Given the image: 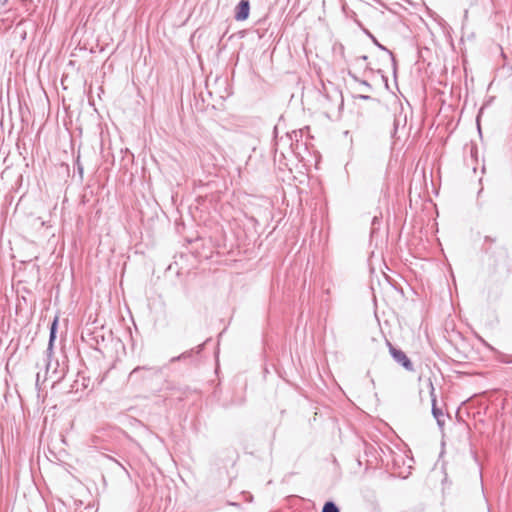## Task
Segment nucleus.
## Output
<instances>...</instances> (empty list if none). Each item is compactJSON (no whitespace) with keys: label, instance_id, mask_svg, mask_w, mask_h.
<instances>
[{"label":"nucleus","instance_id":"f257e3e1","mask_svg":"<svg viewBox=\"0 0 512 512\" xmlns=\"http://www.w3.org/2000/svg\"><path fill=\"white\" fill-rule=\"evenodd\" d=\"M389 345V352L393 359L402 365L407 371H413L414 367L410 359L407 357V355L400 349H397L394 347L391 343L388 342Z\"/></svg>","mask_w":512,"mask_h":512},{"label":"nucleus","instance_id":"f03ea898","mask_svg":"<svg viewBox=\"0 0 512 512\" xmlns=\"http://www.w3.org/2000/svg\"><path fill=\"white\" fill-rule=\"evenodd\" d=\"M250 3L248 0H241L235 7L234 18L236 21H244L249 17Z\"/></svg>","mask_w":512,"mask_h":512},{"label":"nucleus","instance_id":"7ed1b4c3","mask_svg":"<svg viewBox=\"0 0 512 512\" xmlns=\"http://www.w3.org/2000/svg\"><path fill=\"white\" fill-rule=\"evenodd\" d=\"M432 414L437 420L438 425L442 426L444 424L443 412L440 408L436 407L435 398L433 399Z\"/></svg>","mask_w":512,"mask_h":512},{"label":"nucleus","instance_id":"20e7f679","mask_svg":"<svg viewBox=\"0 0 512 512\" xmlns=\"http://www.w3.org/2000/svg\"><path fill=\"white\" fill-rule=\"evenodd\" d=\"M56 325H57V320L55 319L52 326H51V331H50V339H49V347H48V351H51L52 349V345H53V341L56 337Z\"/></svg>","mask_w":512,"mask_h":512},{"label":"nucleus","instance_id":"39448f33","mask_svg":"<svg viewBox=\"0 0 512 512\" xmlns=\"http://www.w3.org/2000/svg\"><path fill=\"white\" fill-rule=\"evenodd\" d=\"M322 512H340V511L334 502L328 501L324 504Z\"/></svg>","mask_w":512,"mask_h":512},{"label":"nucleus","instance_id":"423d86ee","mask_svg":"<svg viewBox=\"0 0 512 512\" xmlns=\"http://www.w3.org/2000/svg\"><path fill=\"white\" fill-rule=\"evenodd\" d=\"M373 41H374V43H375V44H376L380 49L387 51V52L391 55L392 59L394 60V57H393V54H392V52H391V51L387 50L384 46H382V45H381V44H380V43H379L375 38H373Z\"/></svg>","mask_w":512,"mask_h":512},{"label":"nucleus","instance_id":"0eeeda50","mask_svg":"<svg viewBox=\"0 0 512 512\" xmlns=\"http://www.w3.org/2000/svg\"><path fill=\"white\" fill-rule=\"evenodd\" d=\"M189 355H190V353H189V352L182 353L180 356L172 358V361H176V360H180V359H182V358H186V357H188Z\"/></svg>","mask_w":512,"mask_h":512},{"label":"nucleus","instance_id":"6e6552de","mask_svg":"<svg viewBox=\"0 0 512 512\" xmlns=\"http://www.w3.org/2000/svg\"><path fill=\"white\" fill-rule=\"evenodd\" d=\"M505 363L512 364V356L509 359L504 360Z\"/></svg>","mask_w":512,"mask_h":512},{"label":"nucleus","instance_id":"1a4fd4ad","mask_svg":"<svg viewBox=\"0 0 512 512\" xmlns=\"http://www.w3.org/2000/svg\"><path fill=\"white\" fill-rule=\"evenodd\" d=\"M140 370V367H137L135 368L132 372H131V375L135 374L136 372H138Z\"/></svg>","mask_w":512,"mask_h":512}]
</instances>
